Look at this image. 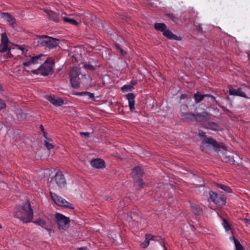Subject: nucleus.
Returning <instances> with one entry per match:
<instances>
[{
    "label": "nucleus",
    "instance_id": "38",
    "mask_svg": "<svg viewBox=\"0 0 250 250\" xmlns=\"http://www.w3.org/2000/svg\"><path fill=\"white\" fill-rule=\"evenodd\" d=\"M6 107V104L5 103L0 99V109H4Z\"/></svg>",
    "mask_w": 250,
    "mask_h": 250
},
{
    "label": "nucleus",
    "instance_id": "5",
    "mask_svg": "<svg viewBox=\"0 0 250 250\" xmlns=\"http://www.w3.org/2000/svg\"><path fill=\"white\" fill-rule=\"evenodd\" d=\"M38 43L42 46L51 49L57 47L59 45L60 41L56 38L47 36H40L38 37Z\"/></svg>",
    "mask_w": 250,
    "mask_h": 250
},
{
    "label": "nucleus",
    "instance_id": "24",
    "mask_svg": "<svg viewBox=\"0 0 250 250\" xmlns=\"http://www.w3.org/2000/svg\"><path fill=\"white\" fill-rule=\"evenodd\" d=\"M80 78H70V83L72 86L74 88H78L80 87Z\"/></svg>",
    "mask_w": 250,
    "mask_h": 250
},
{
    "label": "nucleus",
    "instance_id": "35",
    "mask_svg": "<svg viewBox=\"0 0 250 250\" xmlns=\"http://www.w3.org/2000/svg\"><path fill=\"white\" fill-rule=\"evenodd\" d=\"M223 161L226 163H231V162H233V161H234L233 158L231 157L230 156H228V157L226 156V157H224Z\"/></svg>",
    "mask_w": 250,
    "mask_h": 250
},
{
    "label": "nucleus",
    "instance_id": "6",
    "mask_svg": "<svg viewBox=\"0 0 250 250\" xmlns=\"http://www.w3.org/2000/svg\"><path fill=\"white\" fill-rule=\"evenodd\" d=\"M182 119L185 121L189 122L196 120L198 122H202L208 119V114L207 112L195 115L191 112H183L181 114Z\"/></svg>",
    "mask_w": 250,
    "mask_h": 250
},
{
    "label": "nucleus",
    "instance_id": "36",
    "mask_svg": "<svg viewBox=\"0 0 250 250\" xmlns=\"http://www.w3.org/2000/svg\"><path fill=\"white\" fill-rule=\"evenodd\" d=\"M206 97L208 99V100L210 102L213 103L215 101V98L212 95L209 94H206Z\"/></svg>",
    "mask_w": 250,
    "mask_h": 250
},
{
    "label": "nucleus",
    "instance_id": "22",
    "mask_svg": "<svg viewBox=\"0 0 250 250\" xmlns=\"http://www.w3.org/2000/svg\"><path fill=\"white\" fill-rule=\"evenodd\" d=\"M206 94H202L199 92H197L194 94L195 102L197 104L201 102L205 97Z\"/></svg>",
    "mask_w": 250,
    "mask_h": 250
},
{
    "label": "nucleus",
    "instance_id": "27",
    "mask_svg": "<svg viewBox=\"0 0 250 250\" xmlns=\"http://www.w3.org/2000/svg\"><path fill=\"white\" fill-rule=\"evenodd\" d=\"M62 20L64 22L68 23L71 25H78V22L75 20L68 17H63Z\"/></svg>",
    "mask_w": 250,
    "mask_h": 250
},
{
    "label": "nucleus",
    "instance_id": "39",
    "mask_svg": "<svg viewBox=\"0 0 250 250\" xmlns=\"http://www.w3.org/2000/svg\"><path fill=\"white\" fill-rule=\"evenodd\" d=\"M208 128H210L211 130H216V125L214 124H212V125L209 124L208 126L207 127Z\"/></svg>",
    "mask_w": 250,
    "mask_h": 250
},
{
    "label": "nucleus",
    "instance_id": "14",
    "mask_svg": "<svg viewBox=\"0 0 250 250\" xmlns=\"http://www.w3.org/2000/svg\"><path fill=\"white\" fill-rule=\"evenodd\" d=\"M69 75L70 78H80V76L81 75L82 77L85 79L86 78V75L82 74L80 69L77 67H73L71 68L69 71Z\"/></svg>",
    "mask_w": 250,
    "mask_h": 250
},
{
    "label": "nucleus",
    "instance_id": "30",
    "mask_svg": "<svg viewBox=\"0 0 250 250\" xmlns=\"http://www.w3.org/2000/svg\"><path fill=\"white\" fill-rule=\"evenodd\" d=\"M233 240L236 250H244L243 247L237 239L233 237Z\"/></svg>",
    "mask_w": 250,
    "mask_h": 250
},
{
    "label": "nucleus",
    "instance_id": "19",
    "mask_svg": "<svg viewBox=\"0 0 250 250\" xmlns=\"http://www.w3.org/2000/svg\"><path fill=\"white\" fill-rule=\"evenodd\" d=\"M32 222L37 225H38L42 227V228H44L45 229H46L47 231L49 232V234L51 233V231L52 230L51 228H49L48 227L47 224L45 221H44L43 219L39 218V219L34 221Z\"/></svg>",
    "mask_w": 250,
    "mask_h": 250
},
{
    "label": "nucleus",
    "instance_id": "15",
    "mask_svg": "<svg viewBox=\"0 0 250 250\" xmlns=\"http://www.w3.org/2000/svg\"><path fill=\"white\" fill-rule=\"evenodd\" d=\"M229 94L230 95L237 96L243 98H247L246 93L243 92L241 88H239L237 89H235L232 87L230 86L229 88Z\"/></svg>",
    "mask_w": 250,
    "mask_h": 250
},
{
    "label": "nucleus",
    "instance_id": "41",
    "mask_svg": "<svg viewBox=\"0 0 250 250\" xmlns=\"http://www.w3.org/2000/svg\"><path fill=\"white\" fill-rule=\"evenodd\" d=\"M116 47L117 49L119 50V51L122 53L124 54L125 53V52L124 51V50L120 47L119 44H116Z\"/></svg>",
    "mask_w": 250,
    "mask_h": 250
},
{
    "label": "nucleus",
    "instance_id": "2",
    "mask_svg": "<svg viewBox=\"0 0 250 250\" xmlns=\"http://www.w3.org/2000/svg\"><path fill=\"white\" fill-rule=\"evenodd\" d=\"M34 216L33 209L31 208L30 202L26 201L23 203L21 206L19 211L17 213V217L19 218L24 223L32 222Z\"/></svg>",
    "mask_w": 250,
    "mask_h": 250
},
{
    "label": "nucleus",
    "instance_id": "9",
    "mask_svg": "<svg viewBox=\"0 0 250 250\" xmlns=\"http://www.w3.org/2000/svg\"><path fill=\"white\" fill-rule=\"evenodd\" d=\"M54 220L57 224L59 229L65 230L67 229L68 225L70 223V219L68 217L60 213L55 214Z\"/></svg>",
    "mask_w": 250,
    "mask_h": 250
},
{
    "label": "nucleus",
    "instance_id": "21",
    "mask_svg": "<svg viewBox=\"0 0 250 250\" xmlns=\"http://www.w3.org/2000/svg\"><path fill=\"white\" fill-rule=\"evenodd\" d=\"M192 212L196 215H200L202 213V209L196 205L190 204Z\"/></svg>",
    "mask_w": 250,
    "mask_h": 250
},
{
    "label": "nucleus",
    "instance_id": "11",
    "mask_svg": "<svg viewBox=\"0 0 250 250\" xmlns=\"http://www.w3.org/2000/svg\"><path fill=\"white\" fill-rule=\"evenodd\" d=\"M209 198L215 205L218 207L222 206L226 203V197L222 194H217L212 191L209 192Z\"/></svg>",
    "mask_w": 250,
    "mask_h": 250
},
{
    "label": "nucleus",
    "instance_id": "8",
    "mask_svg": "<svg viewBox=\"0 0 250 250\" xmlns=\"http://www.w3.org/2000/svg\"><path fill=\"white\" fill-rule=\"evenodd\" d=\"M143 173L144 172L140 167H135L131 173L134 181L135 185L138 188H142L144 184L142 179Z\"/></svg>",
    "mask_w": 250,
    "mask_h": 250
},
{
    "label": "nucleus",
    "instance_id": "10",
    "mask_svg": "<svg viewBox=\"0 0 250 250\" xmlns=\"http://www.w3.org/2000/svg\"><path fill=\"white\" fill-rule=\"evenodd\" d=\"M52 200L59 206L64 207L67 208L74 209L73 206L69 202L57 194L51 191L49 192Z\"/></svg>",
    "mask_w": 250,
    "mask_h": 250
},
{
    "label": "nucleus",
    "instance_id": "37",
    "mask_svg": "<svg viewBox=\"0 0 250 250\" xmlns=\"http://www.w3.org/2000/svg\"><path fill=\"white\" fill-rule=\"evenodd\" d=\"M45 146L48 150H50L53 147V146L52 144H50L46 141H45Z\"/></svg>",
    "mask_w": 250,
    "mask_h": 250
},
{
    "label": "nucleus",
    "instance_id": "43",
    "mask_svg": "<svg viewBox=\"0 0 250 250\" xmlns=\"http://www.w3.org/2000/svg\"><path fill=\"white\" fill-rule=\"evenodd\" d=\"M130 85L132 86L136 85L137 83V81L136 80H132L130 81Z\"/></svg>",
    "mask_w": 250,
    "mask_h": 250
},
{
    "label": "nucleus",
    "instance_id": "7",
    "mask_svg": "<svg viewBox=\"0 0 250 250\" xmlns=\"http://www.w3.org/2000/svg\"><path fill=\"white\" fill-rule=\"evenodd\" d=\"M12 43L9 41L5 33L1 35V42L0 44V53L7 52L6 58L11 57L10 50L12 49Z\"/></svg>",
    "mask_w": 250,
    "mask_h": 250
},
{
    "label": "nucleus",
    "instance_id": "23",
    "mask_svg": "<svg viewBox=\"0 0 250 250\" xmlns=\"http://www.w3.org/2000/svg\"><path fill=\"white\" fill-rule=\"evenodd\" d=\"M77 95L78 96H83L87 97L88 99L91 100L92 101H95L94 98V94L93 93L87 92V91H84V92H78L76 93Z\"/></svg>",
    "mask_w": 250,
    "mask_h": 250
},
{
    "label": "nucleus",
    "instance_id": "47",
    "mask_svg": "<svg viewBox=\"0 0 250 250\" xmlns=\"http://www.w3.org/2000/svg\"><path fill=\"white\" fill-rule=\"evenodd\" d=\"M3 91V88L1 84H0V92Z\"/></svg>",
    "mask_w": 250,
    "mask_h": 250
},
{
    "label": "nucleus",
    "instance_id": "13",
    "mask_svg": "<svg viewBox=\"0 0 250 250\" xmlns=\"http://www.w3.org/2000/svg\"><path fill=\"white\" fill-rule=\"evenodd\" d=\"M203 144H208V145H211L214 150L216 152L219 151L220 150V148L225 149V146L224 145H220L216 141V140H214L211 138H206L204 139L202 141Z\"/></svg>",
    "mask_w": 250,
    "mask_h": 250
},
{
    "label": "nucleus",
    "instance_id": "12",
    "mask_svg": "<svg viewBox=\"0 0 250 250\" xmlns=\"http://www.w3.org/2000/svg\"><path fill=\"white\" fill-rule=\"evenodd\" d=\"M54 178L56 184L59 188H62L66 187V179L61 171H58L56 173Z\"/></svg>",
    "mask_w": 250,
    "mask_h": 250
},
{
    "label": "nucleus",
    "instance_id": "31",
    "mask_svg": "<svg viewBox=\"0 0 250 250\" xmlns=\"http://www.w3.org/2000/svg\"><path fill=\"white\" fill-rule=\"evenodd\" d=\"M165 16L171 19L174 22H177L178 21V18L172 13H166Z\"/></svg>",
    "mask_w": 250,
    "mask_h": 250
},
{
    "label": "nucleus",
    "instance_id": "20",
    "mask_svg": "<svg viewBox=\"0 0 250 250\" xmlns=\"http://www.w3.org/2000/svg\"><path fill=\"white\" fill-rule=\"evenodd\" d=\"M48 15L49 19L56 22L59 21V14L51 10L45 11Z\"/></svg>",
    "mask_w": 250,
    "mask_h": 250
},
{
    "label": "nucleus",
    "instance_id": "18",
    "mask_svg": "<svg viewBox=\"0 0 250 250\" xmlns=\"http://www.w3.org/2000/svg\"><path fill=\"white\" fill-rule=\"evenodd\" d=\"M126 99L128 102V106L130 111L135 108V95L133 93H128L125 95Z\"/></svg>",
    "mask_w": 250,
    "mask_h": 250
},
{
    "label": "nucleus",
    "instance_id": "16",
    "mask_svg": "<svg viewBox=\"0 0 250 250\" xmlns=\"http://www.w3.org/2000/svg\"><path fill=\"white\" fill-rule=\"evenodd\" d=\"M46 99L53 104L56 106H61L63 103V101L60 98L55 97L53 96H47Z\"/></svg>",
    "mask_w": 250,
    "mask_h": 250
},
{
    "label": "nucleus",
    "instance_id": "17",
    "mask_svg": "<svg viewBox=\"0 0 250 250\" xmlns=\"http://www.w3.org/2000/svg\"><path fill=\"white\" fill-rule=\"evenodd\" d=\"M90 164L93 167L102 168L105 167L104 162L100 159H94L91 161Z\"/></svg>",
    "mask_w": 250,
    "mask_h": 250
},
{
    "label": "nucleus",
    "instance_id": "44",
    "mask_svg": "<svg viewBox=\"0 0 250 250\" xmlns=\"http://www.w3.org/2000/svg\"><path fill=\"white\" fill-rule=\"evenodd\" d=\"M245 223L247 225H250V219H245Z\"/></svg>",
    "mask_w": 250,
    "mask_h": 250
},
{
    "label": "nucleus",
    "instance_id": "4",
    "mask_svg": "<svg viewBox=\"0 0 250 250\" xmlns=\"http://www.w3.org/2000/svg\"><path fill=\"white\" fill-rule=\"evenodd\" d=\"M154 27L157 31L163 32V36L169 40L181 41L182 39L180 36L175 35L169 29H167L164 23H155Z\"/></svg>",
    "mask_w": 250,
    "mask_h": 250
},
{
    "label": "nucleus",
    "instance_id": "34",
    "mask_svg": "<svg viewBox=\"0 0 250 250\" xmlns=\"http://www.w3.org/2000/svg\"><path fill=\"white\" fill-rule=\"evenodd\" d=\"M222 225L226 231H229L230 229V227L229 223L225 219H223Z\"/></svg>",
    "mask_w": 250,
    "mask_h": 250
},
{
    "label": "nucleus",
    "instance_id": "46",
    "mask_svg": "<svg viewBox=\"0 0 250 250\" xmlns=\"http://www.w3.org/2000/svg\"><path fill=\"white\" fill-rule=\"evenodd\" d=\"M78 250H89L86 247H82V248H78Z\"/></svg>",
    "mask_w": 250,
    "mask_h": 250
},
{
    "label": "nucleus",
    "instance_id": "40",
    "mask_svg": "<svg viewBox=\"0 0 250 250\" xmlns=\"http://www.w3.org/2000/svg\"><path fill=\"white\" fill-rule=\"evenodd\" d=\"M80 134H81V135L84 136L85 137L89 136V135L90 134V133L88 132H80Z\"/></svg>",
    "mask_w": 250,
    "mask_h": 250
},
{
    "label": "nucleus",
    "instance_id": "33",
    "mask_svg": "<svg viewBox=\"0 0 250 250\" xmlns=\"http://www.w3.org/2000/svg\"><path fill=\"white\" fill-rule=\"evenodd\" d=\"M83 67L84 69L91 71H94L96 69L95 67L93 65L89 63H85L83 65Z\"/></svg>",
    "mask_w": 250,
    "mask_h": 250
},
{
    "label": "nucleus",
    "instance_id": "48",
    "mask_svg": "<svg viewBox=\"0 0 250 250\" xmlns=\"http://www.w3.org/2000/svg\"><path fill=\"white\" fill-rule=\"evenodd\" d=\"M203 134H204V132H202V133H199V135L201 136H203Z\"/></svg>",
    "mask_w": 250,
    "mask_h": 250
},
{
    "label": "nucleus",
    "instance_id": "3",
    "mask_svg": "<svg viewBox=\"0 0 250 250\" xmlns=\"http://www.w3.org/2000/svg\"><path fill=\"white\" fill-rule=\"evenodd\" d=\"M54 64V60L51 58H47L38 69L31 70V72L34 74L48 76L52 74Z\"/></svg>",
    "mask_w": 250,
    "mask_h": 250
},
{
    "label": "nucleus",
    "instance_id": "42",
    "mask_svg": "<svg viewBox=\"0 0 250 250\" xmlns=\"http://www.w3.org/2000/svg\"><path fill=\"white\" fill-rule=\"evenodd\" d=\"M40 128L42 133H43L44 136L46 137V133L44 132V129L42 125H40Z\"/></svg>",
    "mask_w": 250,
    "mask_h": 250
},
{
    "label": "nucleus",
    "instance_id": "49",
    "mask_svg": "<svg viewBox=\"0 0 250 250\" xmlns=\"http://www.w3.org/2000/svg\"><path fill=\"white\" fill-rule=\"evenodd\" d=\"M164 250H167L166 247L165 246H164Z\"/></svg>",
    "mask_w": 250,
    "mask_h": 250
},
{
    "label": "nucleus",
    "instance_id": "50",
    "mask_svg": "<svg viewBox=\"0 0 250 250\" xmlns=\"http://www.w3.org/2000/svg\"><path fill=\"white\" fill-rule=\"evenodd\" d=\"M50 185H51V181H50V183H49V186H50Z\"/></svg>",
    "mask_w": 250,
    "mask_h": 250
},
{
    "label": "nucleus",
    "instance_id": "45",
    "mask_svg": "<svg viewBox=\"0 0 250 250\" xmlns=\"http://www.w3.org/2000/svg\"><path fill=\"white\" fill-rule=\"evenodd\" d=\"M197 29L198 31L202 32V28L201 25H199L198 26L197 28Z\"/></svg>",
    "mask_w": 250,
    "mask_h": 250
},
{
    "label": "nucleus",
    "instance_id": "26",
    "mask_svg": "<svg viewBox=\"0 0 250 250\" xmlns=\"http://www.w3.org/2000/svg\"><path fill=\"white\" fill-rule=\"evenodd\" d=\"M216 187L217 188H220L227 193H231L232 190L228 186L221 184H216Z\"/></svg>",
    "mask_w": 250,
    "mask_h": 250
},
{
    "label": "nucleus",
    "instance_id": "29",
    "mask_svg": "<svg viewBox=\"0 0 250 250\" xmlns=\"http://www.w3.org/2000/svg\"><path fill=\"white\" fill-rule=\"evenodd\" d=\"M134 89V87L130 84H125L121 88L122 90L124 92L126 91H132Z\"/></svg>",
    "mask_w": 250,
    "mask_h": 250
},
{
    "label": "nucleus",
    "instance_id": "51",
    "mask_svg": "<svg viewBox=\"0 0 250 250\" xmlns=\"http://www.w3.org/2000/svg\"><path fill=\"white\" fill-rule=\"evenodd\" d=\"M1 228V225H0V229Z\"/></svg>",
    "mask_w": 250,
    "mask_h": 250
},
{
    "label": "nucleus",
    "instance_id": "28",
    "mask_svg": "<svg viewBox=\"0 0 250 250\" xmlns=\"http://www.w3.org/2000/svg\"><path fill=\"white\" fill-rule=\"evenodd\" d=\"M26 114L21 109L17 110V119L20 120H22L25 119Z\"/></svg>",
    "mask_w": 250,
    "mask_h": 250
},
{
    "label": "nucleus",
    "instance_id": "25",
    "mask_svg": "<svg viewBox=\"0 0 250 250\" xmlns=\"http://www.w3.org/2000/svg\"><path fill=\"white\" fill-rule=\"evenodd\" d=\"M153 236L150 234H146V240L145 242L141 244V246L142 248H146L147 247L149 243V241L152 239Z\"/></svg>",
    "mask_w": 250,
    "mask_h": 250
},
{
    "label": "nucleus",
    "instance_id": "32",
    "mask_svg": "<svg viewBox=\"0 0 250 250\" xmlns=\"http://www.w3.org/2000/svg\"><path fill=\"white\" fill-rule=\"evenodd\" d=\"M3 18L6 20L8 22H11L13 20V17L11 15L7 13H2Z\"/></svg>",
    "mask_w": 250,
    "mask_h": 250
},
{
    "label": "nucleus",
    "instance_id": "1",
    "mask_svg": "<svg viewBox=\"0 0 250 250\" xmlns=\"http://www.w3.org/2000/svg\"><path fill=\"white\" fill-rule=\"evenodd\" d=\"M29 50V46L23 44L21 45L17 44V51H19L21 52V56L18 55L17 60L20 58L21 62L25 68H31L33 66L42 63L43 61V58L44 55L40 54L36 56H31L28 55L27 52Z\"/></svg>",
    "mask_w": 250,
    "mask_h": 250
}]
</instances>
